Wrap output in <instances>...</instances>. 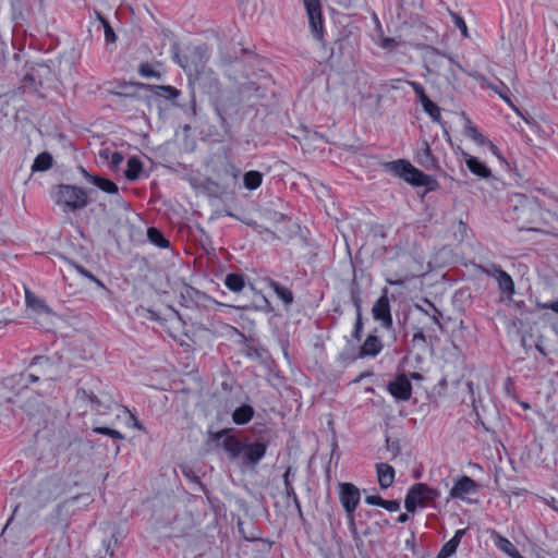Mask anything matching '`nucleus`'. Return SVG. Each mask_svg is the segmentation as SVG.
Listing matches in <instances>:
<instances>
[{
    "mask_svg": "<svg viewBox=\"0 0 558 558\" xmlns=\"http://www.w3.org/2000/svg\"><path fill=\"white\" fill-rule=\"evenodd\" d=\"M482 82L484 86L494 90L506 104H508L511 108L515 109L510 98V89L505 83L499 82L498 84H493L484 77L482 78Z\"/></svg>",
    "mask_w": 558,
    "mask_h": 558,
    "instance_id": "22",
    "label": "nucleus"
},
{
    "mask_svg": "<svg viewBox=\"0 0 558 558\" xmlns=\"http://www.w3.org/2000/svg\"><path fill=\"white\" fill-rule=\"evenodd\" d=\"M225 450L229 453L230 458L236 459L243 454L245 444H242L234 436L226 433V438L222 441Z\"/></svg>",
    "mask_w": 558,
    "mask_h": 558,
    "instance_id": "18",
    "label": "nucleus"
},
{
    "mask_svg": "<svg viewBox=\"0 0 558 558\" xmlns=\"http://www.w3.org/2000/svg\"><path fill=\"white\" fill-rule=\"evenodd\" d=\"M52 166V156L49 153L39 154L32 166V171H46Z\"/></svg>",
    "mask_w": 558,
    "mask_h": 558,
    "instance_id": "25",
    "label": "nucleus"
},
{
    "mask_svg": "<svg viewBox=\"0 0 558 558\" xmlns=\"http://www.w3.org/2000/svg\"><path fill=\"white\" fill-rule=\"evenodd\" d=\"M426 303L433 307V311H434V314L432 316V319L436 323V324H439V319H438V316H440V313L434 307V305L429 302V301H426Z\"/></svg>",
    "mask_w": 558,
    "mask_h": 558,
    "instance_id": "45",
    "label": "nucleus"
},
{
    "mask_svg": "<svg viewBox=\"0 0 558 558\" xmlns=\"http://www.w3.org/2000/svg\"><path fill=\"white\" fill-rule=\"evenodd\" d=\"M439 496L440 492L438 489L429 487L424 483H416L408 490L404 507L409 512H414L417 507H427Z\"/></svg>",
    "mask_w": 558,
    "mask_h": 558,
    "instance_id": "4",
    "label": "nucleus"
},
{
    "mask_svg": "<svg viewBox=\"0 0 558 558\" xmlns=\"http://www.w3.org/2000/svg\"><path fill=\"white\" fill-rule=\"evenodd\" d=\"M225 286L232 292H240L244 287V279L242 275L229 274L226 276Z\"/></svg>",
    "mask_w": 558,
    "mask_h": 558,
    "instance_id": "26",
    "label": "nucleus"
},
{
    "mask_svg": "<svg viewBox=\"0 0 558 558\" xmlns=\"http://www.w3.org/2000/svg\"><path fill=\"white\" fill-rule=\"evenodd\" d=\"M489 275L496 279V281L498 282L499 289L502 292H506L509 294H512L514 292V283L509 274H507L506 271H504L500 268H494Z\"/></svg>",
    "mask_w": 558,
    "mask_h": 558,
    "instance_id": "17",
    "label": "nucleus"
},
{
    "mask_svg": "<svg viewBox=\"0 0 558 558\" xmlns=\"http://www.w3.org/2000/svg\"><path fill=\"white\" fill-rule=\"evenodd\" d=\"M83 173H84L85 178L92 184H94L95 186H97L101 191H104L106 193H109V194H117L118 193V186H117V184L114 182H112V181H110L108 179L98 177V175H92V174L87 173L85 170H83Z\"/></svg>",
    "mask_w": 558,
    "mask_h": 558,
    "instance_id": "19",
    "label": "nucleus"
},
{
    "mask_svg": "<svg viewBox=\"0 0 558 558\" xmlns=\"http://www.w3.org/2000/svg\"><path fill=\"white\" fill-rule=\"evenodd\" d=\"M60 495V487L54 481H47L44 482L40 485L39 492H38V506H44L45 504L49 502L50 500H53L58 498Z\"/></svg>",
    "mask_w": 558,
    "mask_h": 558,
    "instance_id": "11",
    "label": "nucleus"
},
{
    "mask_svg": "<svg viewBox=\"0 0 558 558\" xmlns=\"http://www.w3.org/2000/svg\"><path fill=\"white\" fill-rule=\"evenodd\" d=\"M381 350H383V343H381L380 339L374 335H369L365 339L364 343L361 347L360 355L362 357H365V356L374 357L377 354H379Z\"/></svg>",
    "mask_w": 558,
    "mask_h": 558,
    "instance_id": "16",
    "label": "nucleus"
},
{
    "mask_svg": "<svg viewBox=\"0 0 558 558\" xmlns=\"http://www.w3.org/2000/svg\"><path fill=\"white\" fill-rule=\"evenodd\" d=\"M93 282H95L98 288L106 290L105 284L99 279L96 278V280H93Z\"/></svg>",
    "mask_w": 558,
    "mask_h": 558,
    "instance_id": "49",
    "label": "nucleus"
},
{
    "mask_svg": "<svg viewBox=\"0 0 558 558\" xmlns=\"http://www.w3.org/2000/svg\"><path fill=\"white\" fill-rule=\"evenodd\" d=\"M13 396H14V393H13V392H10V393H8V395H2V393H1V395H0V402H1V401H8V402H10V401H12Z\"/></svg>",
    "mask_w": 558,
    "mask_h": 558,
    "instance_id": "47",
    "label": "nucleus"
},
{
    "mask_svg": "<svg viewBox=\"0 0 558 558\" xmlns=\"http://www.w3.org/2000/svg\"><path fill=\"white\" fill-rule=\"evenodd\" d=\"M478 489L480 485L474 480L463 475L454 481V484L449 492V498L470 501L469 497L477 494Z\"/></svg>",
    "mask_w": 558,
    "mask_h": 558,
    "instance_id": "5",
    "label": "nucleus"
},
{
    "mask_svg": "<svg viewBox=\"0 0 558 558\" xmlns=\"http://www.w3.org/2000/svg\"><path fill=\"white\" fill-rule=\"evenodd\" d=\"M362 330H363V323H362L361 312L359 311L357 312V317H356V323H355V326H354V337L357 340H360V338H361Z\"/></svg>",
    "mask_w": 558,
    "mask_h": 558,
    "instance_id": "40",
    "label": "nucleus"
},
{
    "mask_svg": "<svg viewBox=\"0 0 558 558\" xmlns=\"http://www.w3.org/2000/svg\"><path fill=\"white\" fill-rule=\"evenodd\" d=\"M25 304L26 307L33 312L35 316H51L52 310L46 302L33 293L29 289H25Z\"/></svg>",
    "mask_w": 558,
    "mask_h": 558,
    "instance_id": "10",
    "label": "nucleus"
},
{
    "mask_svg": "<svg viewBox=\"0 0 558 558\" xmlns=\"http://www.w3.org/2000/svg\"><path fill=\"white\" fill-rule=\"evenodd\" d=\"M423 106L424 111L432 118L435 122H440L441 113L440 108L433 102L429 98L421 104Z\"/></svg>",
    "mask_w": 558,
    "mask_h": 558,
    "instance_id": "30",
    "label": "nucleus"
},
{
    "mask_svg": "<svg viewBox=\"0 0 558 558\" xmlns=\"http://www.w3.org/2000/svg\"><path fill=\"white\" fill-rule=\"evenodd\" d=\"M148 240L160 248H166L169 246V241L163 236V234L156 228H149L147 230Z\"/></svg>",
    "mask_w": 558,
    "mask_h": 558,
    "instance_id": "28",
    "label": "nucleus"
},
{
    "mask_svg": "<svg viewBox=\"0 0 558 558\" xmlns=\"http://www.w3.org/2000/svg\"><path fill=\"white\" fill-rule=\"evenodd\" d=\"M416 160L425 168L436 167V159L434 158L430 147L426 141H423L422 146L417 149Z\"/></svg>",
    "mask_w": 558,
    "mask_h": 558,
    "instance_id": "21",
    "label": "nucleus"
},
{
    "mask_svg": "<svg viewBox=\"0 0 558 558\" xmlns=\"http://www.w3.org/2000/svg\"><path fill=\"white\" fill-rule=\"evenodd\" d=\"M388 391L398 400H409L412 395V386L405 375H399L388 385Z\"/></svg>",
    "mask_w": 558,
    "mask_h": 558,
    "instance_id": "9",
    "label": "nucleus"
},
{
    "mask_svg": "<svg viewBox=\"0 0 558 558\" xmlns=\"http://www.w3.org/2000/svg\"><path fill=\"white\" fill-rule=\"evenodd\" d=\"M372 314L375 320L380 322L381 327L386 329L391 328L392 317L386 289L383 291V295L373 305Z\"/></svg>",
    "mask_w": 558,
    "mask_h": 558,
    "instance_id": "8",
    "label": "nucleus"
},
{
    "mask_svg": "<svg viewBox=\"0 0 558 558\" xmlns=\"http://www.w3.org/2000/svg\"><path fill=\"white\" fill-rule=\"evenodd\" d=\"M537 307L541 310H551L556 314H558V300L545 303H538Z\"/></svg>",
    "mask_w": 558,
    "mask_h": 558,
    "instance_id": "39",
    "label": "nucleus"
},
{
    "mask_svg": "<svg viewBox=\"0 0 558 558\" xmlns=\"http://www.w3.org/2000/svg\"><path fill=\"white\" fill-rule=\"evenodd\" d=\"M405 281H407V278H400V279L388 278L387 279V283H389L390 286H404Z\"/></svg>",
    "mask_w": 558,
    "mask_h": 558,
    "instance_id": "43",
    "label": "nucleus"
},
{
    "mask_svg": "<svg viewBox=\"0 0 558 558\" xmlns=\"http://www.w3.org/2000/svg\"><path fill=\"white\" fill-rule=\"evenodd\" d=\"M465 532H466L465 529L457 530L454 535L452 536V538H450L446 544H444V546L439 550L437 557L438 558H449L450 556H452L456 553Z\"/></svg>",
    "mask_w": 558,
    "mask_h": 558,
    "instance_id": "15",
    "label": "nucleus"
},
{
    "mask_svg": "<svg viewBox=\"0 0 558 558\" xmlns=\"http://www.w3.org/2000/svg\"><path fill=\"white\" fill-rule=\"evenodd\" d=\"M386 168L414 186H428L434 183V180L429 175L423 173L403 159L390 161L386 165Z\"/></svg>",
    "mask_w": 558,
    "mask_h": 558,
    "instance_id": "3",
    "label": "nucleus"
},
{
    "mask_svg": "<svg viewBox=\"0 0 558 558\" xmlns=\"http://www.w3.org/2000/svg\"><path fill=\"white\" fill-rule=\"evenodd\" d=\"M123 160V156L118 151H111L109 157V163L112 168H117Z\"/></svg>",
    "mask_w": 558,
    "mask_h": 558,
    "instance_id": "38",
    "label": "nucleus"
},
{
    "mask_svg": "<svg viewBox=\"0 0 558 558\" xmlns=\"http://www.w3.org/2000/svg\"><path fill=\"white\" fill-rule=\"evenodd\" d=\"M86 192L74 185H59L54 194V202L64 213L82 209L87 205Z\"/></svg>",
    "mask_w": 558,
    "mask_h": 558,
    "instance_id": "2",
    "label": "nucleus"
},
{
    "mask_svg": "<svg viewBox=\"0 0 558 558\" xmlns=\"http://www.w3.org/2000/svg\"><path fill=\"white\" fill-rule=\"evenodd\" d=\"M266 453V446L262 442L245 445L243 458L245 464H256Z\"/></svg>",
    "mask_w": 558,
    "mask_h": 558,
    "instance_id": "13",
    "label": "nucleus"
},
{
    "mask_svg": "<svg viewBox=\"0 0 558 558\" xmlns=\"http://www.w3.org/2000/svg\"><path fill=\"white\" fill-rule=\"evenodd\" d=\"M29 377L32 378V380H33V381H35V380H37V379H38V377H37V376H35L34 374H29Z\"/></svg>",
    "mask_w": 558,
    "mask_h": 558,
    "instance_id": "51",
    "label": "nucleus"
},
{
    "mask_svg": "<svg viewBox=\"0 0 558 558\" xmlns=\"http://www.w3.org/2000/svg\"><path fill=\"white\" fill-rule=\"evenodd\" d=\"M381 508L386 509L389 512H395L400 509V504L397 500H385L384 499Z\"/></svg>",
    "mask_w": 558,
    "mask_h": 558,
    "instance_id": "37",
    "label": "nucleus"
},
{
    "mask_svg": "<svg viewBox=\"0 0 558 558\" xmlns=\"http://www.w3.org/2000/svg\"><path fill=\"white\" fill-rule=\"evenodd\" d=\"M77 269L81 275L88 278L89 280H92V281L96 280V277L93 274H90L89 271H87L86 269H84L83 267H78Z\"/></svg>",
    "mask_w": 558,
    "mask_h": 558,
    "instance_id": "44",
    "label": "nucleus"
},
{
    "mask_svg": "<svg viewBox=\"0 0 558 558\" xmlns=\"http://www.w3.org/2000/svg\"><path fill=\"white\" fill-rule=\"evenodd\" d=\"M379 486L384 489L390 487L395 480V470L388 463H378L376 465Z\"/></svg>",
    "mask_w": 558,
    "mask_h": 558,
    "instance_id": "14",
    "label": "nucleus"
},
{
    "mask_svg": "<svg viewBox=\"0 0 558 558\" xmlns=\"http://www.w3.org/2000/svg\"><path fill=\"white\" fill-rule=\"evenodd\" d=\"M450 14L452 16L454 25L461 31V34L463 35V37H468L469 36L468 27H466L464 20L453 12H451Z\"/></svg>",
    "mask_w": 558,
    "mask_h": 558,
    "instance_id": "35",
    "label": "nucleus"
},
{
    "mask_svg": "<svg viewBox=\"0 0 558 558\" xmlns=\"http://www.w3.org/2000/svg\"><path fill=\"white\" fill-rule=\"evenodd\" d=\"M94 432L101 435H107L116 439H123L124 436L116 429L109 428V427H96L94 428Z\"/></svg>",
    "mask_w": 558,
    "mask_h": 558,
    "instance_id": "33",
    "label": "nucleus"
},
{
    "mask_svg": "<svg viewBox=\"0 0 558 558\" xmlns=\"http://www.w3.org/2000/svg\"><path fill=\"white\" fill-rule=\"evenodd\" d=\"M463 159L468 169L474 174L483 179H487L492 175L489 168L486 167L478 158L471 156L470 154L463 151Z\"/></svg>",
    "mask_w": 558,
    "mask_h": 558,
    "instance_id": "12",
    "label": "nucleus"
},
{
    "mask_svg": "<svg viewBox=\"0 0 558 558\" xmlns=\"http://www.w3.org/2000/svg\"><path fill=\"white\" fill-rule=\"evenodd\" d=\"M361 498L360 489L351 483L339 484V499L348 515L352 519Z\"/></svg>",
    "mask_w": 558,
    "mask_h": 558,
    "instance_id": "6",
    "label": "nucleus"
},
{
    "mask_svg": "<svg viewBox=\"0 0 558 558\" xmlns=\"http://www.w3.org/2000/svg\"><path fill=\"white\" fill-rule=\"evenodd\" d=\"M208 58V49L205 46H192L187 48V53L174 54L175 61L190 76L204 73Z\"/></svg>",
    "mask_w": 558,
    "mask_h": 558,
    "instance_id": "1",
    "label": "nucleus"
},
{
    "mask_svg": "<svg viewBox=\"0 0 558 558\" xmlns=\"http://www.w3.org/2000/svg\"><path fill=\"white\" fill-rule=\"evenodd\" d=\"M243 181L247 190H256L262 184L263 175L258 171H247L243 177Z\"/></svg>",
    "mask_w": 558,
    "mask_h": 558,
    "instance_id": "27",
    "label": "nucleus"
},
{
    "mask_svg": "<svg viewBox=\"0 0 558 558\" xmlns=\"http://www.w3.org/2000/svg\"><path fill=\"white\" fill-rule=\"evenodd\" d=\"M408 84L412 87V89L418 97V100L421 104L428 99L423 86L420 83L414 82V81H409Z\"/></svg>",
    "mask_w": 558,
    "mask_h": 558,
    "instance_id": "31",
    "label": "nucleus"
},
{
    "mask_svg": "<svg viewBox=\"0 0 558 558\" xmlns=\"http://www.w3.org/2000/svg\"><path fill=\"white\" fill-rule=\"evenodd\" d=\"M162 89L165 92H167V94L169 95V97L171 98H177L179 96V90L172 86H163Z\"/></svg>",
    "mask_w": 558,
    "mask_h": 558,
    "instance_id": "42",
    "label": "nucleus"
},
{
    "mask_svg": "<svg viewBox=\"0 0 558 558\" xmlns=\"http://www.w3.org/2000/svg\"><path fill=\"white\" fill-rule=\"evenodd\" d=\"M310 27L316 39H320L323 37V16H322V5L320 0H303Z\"/></svg>",
    "mask_w": 558,
    "mask_h": 558,
    "instance_id": "7",
    "label": "nucleus"
},
{
    "mask_svg": "<svg viewBox=\"0 0 558 558\" xmlns=\"http://www.w3.org/2000/svg\"><path fill=\"white\" fill-rule=\"evenodd\" d=\"M408 520H409V515L407 513H401L398 517V522H400V523H405Z\"/></svg>",
    "mask_w": 558,
    "mask_h": 558,
    "instance_id": "48",
    "label": "nucleus"
},
{
    "mask_svg": "<svg viewBox=\"0 0 558 558\" xmlns=\"http://www.w3.org/2000/svg\"><path fill=\"white\" fill-rule=\"evenodd\" d=\"M408 84L412 87V89L418 97V100L421 104L428 99L423 86L420 83L414 82V81H409Z\"/></svg>",
    "mask_w": 558,
    "mask_h": 558,
    "instance_id": "32",
    "label": "nucleus"
},
{
    "mask_svg": "<svg viewBox=\"0 0 558 558\" xmlns=\"http://www.w3.org/2000/svg\"><path fill=\"white\" fill-rule=\"evenodd\" d=\"M254 415V410L251 405L244 404L232 414V420L238 425H243L248 423Z\"/></svg>",
    "mask_w": 558,
    "mask_h": 558,
    "instance_id": "23",
    "label": "nucleus"
},
{
    "mask_svg": "<svg viewBox=\"0 0 558 558\" xmlns=\"http://www.w3.org/2000/svg\"><path fill=\"white\" fill-rule=\"evenodd\" d=\"M76 499H77V497H73V498L71 499V502L75 501Z\"/></svg>",
    "mask_w": 558,
    "mask_h": 558,
    "instance_id": "52",
    "label": "nucleus"
},
{
    "mask_svg": "<svg viewBox=\"0 0 558 558\" xmlns=\"http://www.w3.org/2000/svg\"><path fill=\"white\" fill-rule=\"evenodd\" d=\"M140 73L145 77H155L158 73L153 69L150 64H142L140 68Z\"/></svg>",
    "mask_w": 558,
    "mask_h": 558,
    "instance_id": "36",
    "label": "nucleus"
},
{
    "mask_svg": "<svg viewBox=\"0 0 558 558\" xmlns=\"http://www.w3.org/2000/svg\"><path fill=\"white\" fill-rule=\"evenodd\" d=\"M143 170V163L137 157H131L126 163L125 177L128 180L134 181L140 178Z\"/></svg>",
    "mask_w": 558,
    "mask_h": 558,
    "instance_id": "24",
    "label": "nucleus"
},
{
    "mask_svg": "<svg viewBox=\"0 0 558 558\" xmlns=\"http://www.w3.org/2000/svg\"><path fill=\"white\" fill-rule=\"evenodd\" d=\"M100 22L102 23L104 25V28H105V39L107 43H114L116 41V34L113 32V29L110 27L109 23L102 17V16H98Z\"/></svg>",
    "mask_w": 558,
    "mask_h": 558,
    "instance_id": "34",
    "label": "nucleus"
},
{
    "mask_svg": "<svg viewBox=\"0 0 558 558\" xmlns=\"http://www.w3.org/2000/svg\"><path fill=\"white\" fill-rule=\"evenodd\" d=\"M270 287L274 289L276 295L284 303V304H291L292 301H293V295H292V292L280 286L278 282L276 281H271L270 282Z\"/></svg>",
    "mask_w": 558,
    "mask_h": 558,
    "instance_id": "29",
    "label": "nucleus"
},
{
    "mask_svg": "<svg viewBox=\"0 0 558 558\" xmlns=\"http://www.w3.org/2000/svg\"><path fill=\"white\" fill-rule=\"evenodd\" d=\"M383 501H384V499L380 496H377V495H369V496L365 497V502L368 504V505H374V506L381 507L383 506Z\"/></svg>",
    "mask_w": 558,
    "mask_h": 558,
    "instance_id": "41",
    "label": "nucleus"
},
{
    "mask_svg": "<svg viewBox=\"0 0 558 558\" xmlns=\"http://www.w3.org/2000/svg\"><path fill=\"white\" fill-rule=\"evenodd\" d=\"M464 120H465V135L471 137L478 145H484L487 143L489 145L490 150L495 154L497 150V147L492 142L486 141V138L483 136V134L478 132V130L473 125L472 121L468 117H464Z\"/></svg>",
    "mask_w": 558,
    "mask_h": 558,
    "instance_id": "20",
    "label": "nucleus"
},
{
    "mask_svg": "<svg viewBox=\"0 0 558 558\" xmlns=\"http://www.w3.org/2000/svg\"><path fill=\"white\" fill-rule=\"evenodd\" d=\"M46 362H47V360H45V359L40 357V359H37V360H36V362L34 363V365H36V364H40V365H41V364H44V363H46Z\"/></svg>",
    "mask_w": 558,
    "mask_h": 558,
    "instance_id": "50",
    "label": "nucleus"
},
{
    "mask_svg": "<svg viewBox=\"0 0 558 558\" xmlns=\"http://www.w3.org/2000/svg\"><path fill=\"white\" fill-rule=\"evenodd\" d=\"M110 153H111V150H109L108 148L101 149V150L99 151V157H100L101 159L109 160Z\"/></svg>",
    "mask_w": 558,
    "mask_h": 558,
    "instance_id": "46",
    "label": "nucleus"
}]
</instances>
